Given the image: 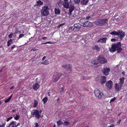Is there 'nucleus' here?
Returning a JSON list of instances; mask_svg holds the SVG:
<instances>
[{"label":"nucleus","mask_w":127,"mask_h":127,"mask_svg":"<svg viewBox=\"0 0 127 127\" xmlns=\"http://www.w3.org/2000/svg\"><path fill=\"white\" fill-rule=\"evenodd\" d=\"M118 37L121 40L124 37L125 35V33L122 30H120L118 31Z\"/></svg>","instance_id":"7"},{"label":"nucleus","mask_w":127,"mask_h":127,"mask_svg":"<svg viewBox=\"0 0 127 127\" xmlns=\"http://www.w3.org/2000/svg\"><path fill=\"white\" fill-rule=\"evenodd\" d=\"M20 124V123H19L17 124V125H16V127L17 126H18Z\"/></svg>","instance_id":"60"},{"label":"nucleus","mask_w":127,"mask_h":127,"mask_svg":"<svg viewBox=\"0 0 127 127\" xmlns=\"http://www.w3.org/2000/svg\"><path fill=\"white\" fill-rule=\"evenodd\" d=\"M13 118V117H10L9 118H8L6 120V121H7V122H8V121L10 120V119H12V118Z\"/></svg>","instance_id":"42"},{"label":"nucleus","mask_w":127,"mask_h":127,"mask_svg":"<svg viewBox=\"0 0 127 127\" xmlns=\"http://www.w3.org/2000/svg\"><path fill=\"white\" fill-rule=\"evenodd\" d=\"M64 25V24L63 23V24H61L60 25V26H63Z\"/></svg>","instance_id":"61"},{"label":"nucleus","mask_w":127,"mask_h":127,"mask_svg":"<svg viewBox=\"0 0 127 127\" xmlns=\"http://www.w3.org/2000/svg\"><path fill=\"white\" fill-rule=\"evenodd\" d=\"M99 63V61L97 59L92 61L91 62V65L93 67H96L98 65Z\"/></svg>","instance_id":"10"},{"label":"nucleus","mask_w":127,"mask_h":127,"mask_svg":"<svg viewBox=\"0 0 127 127\" xmlns=\"http://www.w3.org/2000/svg\"><path fill=\"white\" fill-rule=\"evenodd\" d=\"M34 124L35 125L34 127H38L39 126L38 124L37 123H35Z\"/></svg>","instance_id":"41"},{"label":"nucleus","mask_w":127,"mask_h":127,"mask_svg":"<svg viewBox=\"0 0 127 127\" xmlns=\"http://www.w3.org/2000/svg\"><path fill=\"white\" fill-rule=\"evenodd\" d=\"M63 67L64 68H66L67 71H68L70 72L71 71V67L69 64L64 65H63Z\"/></svg>","instance_id":"13"},{"label":"nucleus","mask_w":127,"mask_h":127,"mask_svg":"<svg viewBox=\"0 0 127 127\" xmlns=\"http://www.w3.org/2000/svg\"><path fill=\"white\" fill-rule=\"evenodd\" d=\"M19 117L18 115H17L14 117V118L15 119L17 120L19 118Z\"/></svg>","instance_id":"39"},{"label":"nucleus","mask_w":127,"mask_h":127,"mask_svg":"<svg viewBox=\"0 0 127 127\" xmlns=\"http://www.w3.org/2000/svg\"><path fill=\"white\" fill-rule=\"evenodd\" d=\"M92 49L93 50H95L97 51H100V48L96 45H95Z\"/></svg>","instance_id":"26"},{"label":"nucleus","mask_w":127,"mask_h":127,"mask_svg":"<svg viewBox=\"0 0 127 127\" xmlns=\"http://www.w3.org/2000/svg\"><path fill=\"white\" fill-rule=\"evenodd\" d=\"M69 122L68 121H66L64 122V126L68 125L69 124Z\"/></svg>","instance_id":"34"},{"label":"nucleus","mask_w":127,"mask_h":127,"mask_svg":"<svg viewBox=\"0 0 127 127\" xmlns=\"http://www.w3.org/2000/svg\"><path fill=\"white\" fill-rule=\"evenodd\" d=\"M95 95L98 99H100L103 95L102 93H101L100 91L97 89H95L94 91Z\"/></svg>","instance_id":"5"},{"label":"nucleus","mask_w":127,"mask_h":127,"mask_svg":"<svg viewBox=\"0 0 127 127\" xmlns=\"http://www.w3.org/2000/svg\"><path fill=\"white\" fill-rule=\"evenodd\" d=\"M36 50V49H31V51H35Z\"/></svg>","instance_id":"58"},{"label":"nucleus","mask_w":127,"mask_h":127,"mask_svg":"<svg viewBox=\"0 0 127 127\" xmlns=\"http://www.w3.org/2000/svg\"><path fill=\"white\" fill-rule=\"evenodd\" d=\"M74 26L76 31H78L81 28V25L79 23L74 24Z\"/></svg>","instance_id":"16"},{"label":"nucleus","mask_w":127,"mask_h":127,"mask_svg":"<svg viewBox=\"0 0 127 127\" xmlns=\"http://www.w3.org/2000/svg\"><path fill=\"white\" fill-rule=\"evenodd\" d=\"M60 11L59 8H55V12L56 14H60Z\"/></svg>","instance_id":"24"},{"label":"nucleus","mask_w":127,"mask_h":127,"mask_svg":"<svg viewBox=\"0 0 127 127\" xmlns=\"http://www.w3.org/2000/svg\"><path fill=\"white\" fill-rule=\"evenodd\" d=\"M16 46L15 45H14L12 46V47H11V49L12 50L14 48H15V47Z\"/></svg>","instance_id":"48"},{"label":"nucleus","mask_w":127,"mask_h":127,"mask_svg":"<svg viewBox=\"0 0 127 127\" xmlns=\"http://www.w3.org/2000/svg\"><path fill=\"white\" fill-rule=\"evenodd\" d=\"M108 22V19H105L96 20L95 21V22L97 25L102 26L105 25Z\"/></svg>","instance_id":"3"},{"label":"nucleus","mask_w":127,"mask_h":127,"mask_svg":"<svg viewBox=\"0 0 127 127\" xmlns=\"http://www.w3.org/2000/svg\"><path fill=\"white\" fill-rule=\"evenodd\" d=\"M10 100V98H8V99L5 101V102L6 103L7 102H9Z\"/></svg>","instance_id":"40"},{"label":"nucleus","mask_w":127,"mask_h":127,"mask_svg":"<svg viewBox=\"0 0 127 127\" xmlns=\"http://www.w3.org/2000/svg\"><path fill=\"white\" fill-rule=\"evenodd\" d=\"M123 86L119 83H116L115 84V89L117 91H119L121 89Z\"/></svg>","instance_id":"8"},{"label":"nucleus","mask_w":127,"mask_h":127,"mask_svg":"<svg viewBox=\"0 0 127 127\" xmlns=\"http://www.w3.org/2000/svg\"><path fill=\"white\" fill-rule=\"evenodd\" d=\"M63 88H62L61 89V90L60 91V92H63Z\"/></svg>","instance_id":"55"},{"label":"nucleus","mask_w":127,"mask_h":127,"mask_svg":"<svg viewBox=\"0 0 127 127\" xmlns=\"http://www.w3.org/2000/svg\"><path fill=\"white\" fill-rule=\"evenodd\" d=\"M63 5L64 7L66 8H68L69 7V4L67 2H64L63 4Z\"/></svg>","instance_id":"23"},{"label":"nucleus","mask_w":127,"mask_h":127,"mask_svg":"<svg viewBox=\"0 0 127 127\" xmlns=\"http://www.w3.org/2000/svg\"><path fill=\"white\" fill-rule=\"evenodd\" d=\"M36 3L34 5V6L35 7L36 6H40L43 4V2L40 0H39L37 1Z\"/></svg>","instance_id":"20"},{"label":"nucleus","mask_w":127,"mask_h":127,"mask_svg":"<svg viewBox=\"0 0 127 127\" xmlns=\"http://www.w3.org/2000/svg\"><path fill=\"white\" fill-rule=\"evenodd\" d=\"M13 42V40L12 39H10L7 42V46H9Z\"/></svg>","instance_id":"27"},{"label":"nucleus","mask_w":127,"mask_h":127,"mask_svg":"<svg viewBox=\"0 0 127 127\" xmlns=\"http://www.w3.org/2000/svg\"><path fill=\"white\" fill-rule=\"evenodd\" d=\"M91 17L89 16H87L86 18V19H87V20H88Z\"/></svg>","instance_id":"51"},{"label":"nucleus","mask_w":127,"mask_h":127,"mask_svg":"<svg viewBox=\"0 0 127 127\" xmlns=\"http://www.w3.org/2000/svg\"><path fill=\"white\" fill-rule=\"evenodd\" d=\"M31 115L33 116H34L35 115L34 111H32V112L31 113Z\"/></svg>","instance_id":"49"},{"label":"nucleus","mask_w":127,"mask_h":127,"mask_svg":"<svg viewBox=\"0 0 127 127\" xmlns=\"http://www.w3.org/2000/svg\"><path fill=\"white\" fill-rule=\"evenodd\" d=\"M14 86H12V87H11L10 88V89H14Z\"/></svg>","instance_id":"59"},{"label":"nucleus","mask_w":127,"mask_h":127,"mask_svg":"<svg viewBox=\"0 0 127 127\" xmlns=\"http://www.w3.org/2000/svg\"><path fill=\"white\" fill-rule=\"evenodd\" d=\"M13 95H12L9 98H10V99H11V97H12V96Z\"/></svg>","instance_id":"63"},{"label":"nucleus","mask_w":127,"mask_h":127,"mask_svg":"<svg viewBox=\"0 0 127 127\" xmlns=\"http://www.w3.org/2000/svg\"><path fill=\"white\" fill-rule=\"evenodd\" d=\"M46 44H52L53 43H52L51 42H46Z\"/></svg>","instance_id":"53"},{"label":"nucleus","mask_w":127,"mask_h":127,"mask_svg":"<svg viewBox=\"0 0 127 127\" xmlns=\"http://www.w3.org/2000/svg\"><path fill=\"white\" fill-rule=\"evenodd\" d=\"M24 34H20L19 35L18 37V39H19L23 37L24 36Z\"/></svg>","instance_id":"35"},{"label":"nucleus","mask_w":127,"mask_h":127,"mask_svg":"<svg viewBox=\"0 0 127 127\" xmlns=\"http://www.w3.org/2000/svg\"><path fill=\"white\" fill-rule=\"evenodd\" d=\"M96 79L100 82L101 85L104 84L106 81V77L105 76H98L96 78Z\"/></svg>","instance_id":"4"},{"label":"nucleus","mask_w":127,"mask_h":127,"mask_svg":"<svg viewBox=\"0 0 127 127\" xmlns=\"http://www.w3.org/2000/svg\"><path fill=\"white\" fill-rule=\"evenodd\" d=\"M83 26L85 27H89L92 26V24L91 22L89 21H86L83 23Z\"/></svg>","instance_id":"12"},{"label":"nucleus","mask_w":127,"mask_h":127,"mask_svg":"<svg viewBox=\"0 0 127 127\" xmlns=\"http://www.w3.org/2000/svg\"><path fill=\"white\" fill-rule=\"evenodd\" d=\"M38 104V102L36 100H34V105L33 106V107H36Z\"/></svg>","instance_id":"32"},{"label":"nucleus","mask_w":127,"mask_h":127,"mask_svg":"<svg viewBox=\"0 0 127 127\" xmlns=\"http://www.w3.org/2000/svg\"><path fill=\"white\" fill-rule=\"evenodd\" d=\"M98 60L99 62L101 64L106 63L107 62V60L105 58L100 55L98 57Z\"/></svg>","instance_id":"6"},{"label":"nucleus","mask_w":127,"mask_h":127,"mask_svg":"<svg viewBox=\"0 0 127 127\" xmlns=\"http://www.w3.org/2000/svg\"><path fill=\"white\" fill-rule=\"evenodd\" d=\"M117 40L116 39L114 38L112 39L111 40V41H115Z\"/></svg>","instance_id":"45"},{"label":"nucleus","mask_w":127,"mask_h":127,"mask_svg":"<svg viewBox=\"0 0 127 127\" xmlns=\"http://www.w3.org/2000/svg\"><path fill=\"white\" fill-rule=\"evenodd\" d=\"M121 47V44L120 42H118L116 44H113L111 48H109V50L111 52H113L117 49V53H119L122 50Z\"/></svg>","instance_id":"1"},{"label":"nucleus","mask_w":127,"mask_h":127,"mask_svg":"<svg viewBox=\"0 0 127 127\" xmlns=\"http://www.w3.org/2000/svg\"><path fill=\"white\" fill-rule=\"evenodd\" d=\"M33 89L35 90L36 91L39 87V84L37 83L33 85Z\"/></svg>","instance_id":"18"},{"label":"nucleus","mask_w":127,"mask_h":127,"mask_svg":"<svg viewBox=\"0 0 127 127\" xmlns=\"http://www.w3.org/2000/svg\"><path fill=\"white\" fill-rule=\"evenodd\" d=\"M13 35V33H11L10 34L8 35V37L9 38H11L12 37V36Z\"/></svg>","instance_id":"37"},{"label":"nucleus","mask_w":127,"mask_h":127,"mask_svg":"<svg viewBox=\"0 0 127 127\" xmlns=\"http://www.w3.org/2000/svg\"><path fill=\"white\" fill-rule=\"evenodd\" d=\"M48 99V97L46 96L43 98L42 100L43 101L44 104L45 103L47 102Z\"/></svg>","instance_id":"30"},{"label":"nucleus","mask_w":127,"mask_h":127,"mask_svg":"<svg viewBox=\"0 0 127 127\" xmlns=\"http://www.w3.org/2000/svg\"><path fill=\"white\" fill-rule=\"evenodd\" d=\"M47 38V37H44L42 38L43 40H45Z\"/></svg>","instance_id":"56"},{"label":"nucleus","mask_w":127,"mask_h":127,"mask_svg":"<svg viewBox=\"0 0 127 127\" xmlns=\"http://www.w3.org/2000/svg\"><path fill=\"white\" fill-rule=\"evenodd\" d=\"M86 79V77L85 76H82L81 77V80H85Z\"/></svg>","instance_id":"44"},{"label":"nucleus","mask_w":127,"mask_h":127,"mask_svg":"<svg viewBox=\"0 0 127 127\" xmlns=\"http://www.w3.org/2000/svg\"><path fill=\"white\" fill-rule=\"evenodd\" d=\"M69 30H71L73 31L74 32L76 31V30L75 29L74 25L73 26L70 27L69 28Z\"/></svg>","instance_id":"33"},{"label":"nucleus","mask_w":127,"mask_h":127,"mask_svg":"<svg viewBox=\"0 0 127 127\" xmlns=\"http://www.w3.org/2000/svg\"><path fill=\"white\" fill-rule=\"evenodd\" d=\"M116 99V98L115 97H114V98H112V99H111V100L110 101V103H111L112 102H113Z\"/></svg>","instance_id":"36"},{"label":"nucleus","mask_w":127,"mask_h":127,"mask_svg":"<svg viewBox=\"0 0 127 127\" xmlns=\"http://www.w3.org/2000/svg\"><path fill=\"white\" fill-rule=\"evenodd\" d=\"M109 119L110 122V123H112L113 122L114 120L113 119H110L109 118Z\"/></svg>","instance_id":"46"},{"label":"nucleus","mask_w":127,"mask_h":127,"mask_svg":"<svg viewBox=\"0 0 127 127\" xmlns=\"http://www.w3.org/2000/svg\"><path fill=\"white\" fill-rule=\"evenodd\" d=\"M121 121V120H119L117 122V123L118 124H119L120 123Z\"/></svg>","instance_id":"52"},{"label":"nucleus","mask_w":127,"mask_h":127,"mask_svg":"<svg viewBox=\"0 0 127 127\" xmlns=\"http://www.w3.org/2000/svg\"><path fill=\"white\" fill-rule=\"evenodd\" d=\"M16 121H13L11 123V125L12 126L11 127H16Z\"/></svg>","instance_id":"28"},{"label":"nucleus","mask_w":127,"mask_h":127,"mask_svg":"<svg viewBox=\"0 0 127 127\" xmlns=\"http://www.w3.org/2000/svg\"><path fill=\"white\" fill-rule=\"evenodd\" d=\"M41 64H49V62L47 60H46L43 62L41 63Z\"/></svg>","instance_id":"31"},{"label":"nucleus","mask_w":127,"mask_h":127,"mask_svg":"<svg viewBox=\"0 0 127 127\" xmlns=\"http://www.w3.org/2000/svg\"><path fill=\"white\" fill-rule=\"evenodd\" d=\"M33 111H34L35 115V117L36 118L38 119L40 116V115L39 114V111L37 110H33Z\"/></svg>","instance_id":"15"},{"label":"nucleus","mask_w":127,"mask_h":127,"mask_svg":"<svg viewBox=\"0 0 127 127\" xmlns=\"http://www.w3.org/2000/svg\"><path fill=\"white\" fill-rule=\"evenodd\" d=\"M122 74L124 75L125 76V72L124 71L122 72Z\"/></svg>","instance_id":"57"},{"label":"nucleus","mask_w":127,"mask_h":127,"mask_svg":"<svg viewBox=\"0 0 127 127\" xmlns=\"http://www.w3.org/2000/svg\"><path fill=\"white\" fill-rule=\"evenodd\" d=\"M57 125L58 126H59L61 125H62L63 124V122L62 121H61L60 120L57 121Z\"/></svg>","instance_id":"29"},{"label":"nucleus","mask_w":127,"mask_h":127,"mask_svg":"<svg viewBox=\"0 0 127 127\" xmlns=\"http://www.w3.org/2000/svg\"><path fill=\"white\" fill-rule=\"evenodd\" d=\"M107 39V38L106 37H104L103 38L101 39H100L98 40L97 42H100L103 43H105L106 42V40Z\"/></svg>","instance_id":"21"},{"label":"nucleus","mask_w":127,"mask_h":127,"mask_svg":"<svg viewBox=\"0 0 127 127\" xmlns=\"http://www.w3.org/2000/svg\"><path fill=\"white\" fill-rule=\"evenodd\" d=\"M88 1V0H80V2L81 4L85 5L87 4Z\"/></svg>","instance_id":"17"},{"label":"nucleus","mask_w":127,"mask_h":127,"mask_svg":"<svg viewBox=\"0 0 127 127\" xmlns=\"http://www.w3.org/2000/svg\"><path fill=\"white\" fill-rule=\"evenodd\" d=\"M62 76V74L61 73H57L56 75V77L55 79L53 82H56V81H58V79L60 78Z\"/></svg>","instance_id":"14"},{"label":"nucleus","mask_w":127,"mask_h":127,"mask_svg":"<svg viewBox=\"0 0 127 127\" xmlns=\"http://www.w3.org/2000/svg\"><path fill=\"white\" fill-rule=\"evenodd\" d=\"M13 95H12L9 98H10V99H11V97H12V96Z\"/></svg>","instance_id":"64"},{"label":"nucleus","mask_w":127,"mask_h":127,"mask_svg":"<svg viewBox=\"0 0 127 127\" xmlns=\"http://www.w3.org/2000/svg\"><path fill=\"white\" fill-rule=\"evenodd\" d=\"M67 36H68V37H69V38H68V40H71V37L70 35H68Z\"/></svg>","instance_id":"47"},{"label":"nucleus","mask_w":127,"mask_h":127,"mask_svg":"<svg viewBox=\"0 0 127 127\" xmlns=\"http://www.w3.org/2000/svg\"><path fill=\"white\" fill-rule=\"evenodd\" d=\"M125 78L124 77H122L120 78L119 79L120 82L118 83L120 84L123 86Z\"/></svg>","instance_id":"22"},{"label":"nucleus","mask_w":127,"mask_h":127,"mask_svg":"<svg viewBox=\"0 0 127 127\" xmlns=\"http://www.w3.org/2000/svg\"><path fill=\"white\" fill-rule=\"evenodd\" d=\"M75 3L76 4H77L80 2V0H74Z\"/></svg>","instance_id":"38"},{"label":"nucleus","mask_w":127,"mask_h":127,"mask_svg":"<svg viewBox=\"0 0 127 127\" xmlns=\"http://www.w3.org/2000/svg\"><path fill=\"white\" fill-rule=\"evenodd\" d=\"M69 12L70 14L73 11L74 9V6L73 4H71L69 6Z\"/></svg>","instance_id":"19"},{"label":"nucleus","mask_w":127,"mask_h":127,"mask_svg":"<svg viewBox=\"0 0 127 127\" xmlns=\"http://www.w3.org/2000/svg\"><path fill=\"white\" fill-rule=\"evenodd\" d=\"M62 0L58 2V5H60V4H61L62 3Z\"/></svg>","instance_id":"43"},{"label":"nucleus","mask_w":127,"mask_h":127,"mask_svg":"<svg viewBox=\"0 0 127 127\" xmlns=\"http://www.w3.org/2000/svg\"><path fill=\"white\" fill-rule=\"evenodd\" d=\"M49 8L47 6L45 5L42 7L41 11L42 15L44 16L49 15Z\"/></svg>","instance_id":"2"},{"label":"nucleus","mask_w":127,"mask_h":127,"mask_svg":"<svg viewBox=\"0 0 127 127\" xmlns=\"http://www.w3.org/2000/svg\"><path fill=\"white\" fill-rule=\"evenodd\" d=\"M46 58V56H44V57L42 59V61H43Z\"/></svg>","instance_id":"54"},{"label":"nucleus","mask_w":127,"mask_h":127,"mask_svg":"<svg viewBox=\"0 0 127 127\" xmlns=\"http://www.w3.org/2000/svg\"><path fill=\"white\" fill-rule=\"evenodd\" d=\"M113 85V82L110 80L107 81L105 84L106 86L109 89H111L112 88Z\"/></svg>","instance_id":"9"},{"label":"nucleus","mask_w":127,"mask_h":127,"mask_svg":"<svg viewBox=\"0 0 127 127\" xmlns=\"http://www.w3.org/2000/svg\"><path fill=\"white\" fill-rule=\"evenodd\" d=\"M5 122L4 123H2V125L3 127H4L5 126Z\"/></svg>","instance_id":"50"},{"label":"nucleus","mask_w":127,"mask_h":127,"mask_svg":"<svg viewBox=\"0 0 127 127\" xmlns=\"http://www.w3.org/2000/svg\"><path fill=\"white\" fill-rule=\"evenodd\" d=\"M110 33L112 35H118V31L116 32L115 31H113Z\"/></svg>","instance_id":"25"},{"label":"nucleus","mask_w":127,"mask_h":127,"mask_svg":"<svg viewBox=\"0 0 127 127\" xmlns=\"http://www.w3.org/2000/svg\"><path fill=\"white\" fill-rule=\"evenodd\" d=\"M110 70V69L109 68H104L102 70L103 73L104 75H108Z\"/></svg>","instance_id":"11"},{"label":"nucleus","mask_w":127,"mask_h":127,"mask_svg":"<svg viewBox=\"0 0 127 127\" xmlns=\"http://www.w3.org/2000/svg\"><path fill=\"white\" fill-rule=\"evenodd\" d=\"M42 111L41 110H40L39 111V114L40 115V114H41Z\"/></svg>","instance_id":"62"}]
</instances>
